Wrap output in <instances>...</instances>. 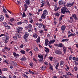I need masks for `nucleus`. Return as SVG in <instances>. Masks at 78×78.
<instances>
[{"mask_svg":"<svg viewBox=\"0 0 78 78\" xmlns=\"http://www.w3.org/2000/svg\"><path fill=\"white\" fill-rule=\"evenodd\" d=\"M48 14V11L47 10H44L42 14L41 15V18L42 19H45L46 18V16Z\"/></svg>","mask_w":78,"mask_h":78,"instance_id":"f257e3e1","label":"nucleus"},{"mask_svg":"<svg viewBox=\"0 0 78 78\" xmlns=\"http://www.w3.org/2000/svg\"><path fill=\"white\" fill-rule=\"evenodd\" d=\"M9 38V36H4L2 37L3 41L5 44H6L8 42V40Z\"/></svg>","mask_w":78,"mask_h":78,"instance_id":"f03ea898","label":"nucleus"},{"mask_svg":"<svg viewBox=\"0 0 78 78\" xmlns=\"http://www.w3.org/2000/svg\"><path fill=\"white\" fill-rule=\"evenodd\" d=\"M66 2L63 1L62 0H61L59 1L58 4L59 5H64V6H66Z\"/></svg>","mask_w":78,"mask_h":78,"instance_id":"7ed1b4c3","label":"nucleus"},{"mask_svg":"<svg viewBox=\"0 0 78 78\" xmlns=\"http://www.w3.org/2000/svg\"><path fill=\"white\" fill-rule=\"evenodd\" d=\"M67 8L66 7H63L61 9V12L63 14H65V12L67 10Z\"/></svg>","mask_w":78,"mask_h":78,"instance_id":"20e7f679","label":"nucleus"},{"mask_svg":"<svg viewBox=\"0 0 78 78\" xmlns=\"http://www.w3.org/2000/svg\"><path fill=\"white\" fill-rule=\"evenodd\" d=\"M66 27L64 25H63L61 27V30L62 31V33H64V30H65V29H66Z\"/></svg>","mask_w":78,"mask_h":78,"instance_id":"39448f33","label":"nucleus"},{"mask_svg":"<svg viewBox=\"0 0 78 78\" xmlns=\"http://www.w3.org/2000/svg\"><path fill=\"white\" fill-rule=\"evenodd\" d=\"M74 2H73L72 3H67L66 6L67 7H72L73 5Z\"/></svg>","mask_w":78,"mask_h":78,"instance_id":"423d86ee","label":"nucleus"},{"mask_svg":"<svg viewBox=\"0 0 78 78\" xmlns=\"http://www.w3.org/2000/svg\"><path fill=\"white\" fill-rule=\"evenodd\" d=\"M55 53L56 55H61L62 54V52L60 50H56L55 51Z\"/></svg>","mask_w":78,"mask_h":78,"instance_id":"0eeeda50","label":"nucleus"},{"mask_svg":"<svg viewBox=\"0 0 78 78\" xmlns=\"http://www.w3.org/2000/svg\"><path fill=\"white\" fill-rule=\"evenodd\" d=\"M20 31H17L16 33V36L17 37H18L20 38Z\"/></svg>","mask_w":78,"mask_h":78,"instance_id":"6e6552de","label":"nucleus"},{"mask_svg":"<svg viewBox=\"0 0 78 78\" xmlns=\"http://www.w3.org/2000/svg\"><path fill=\"white\" fill-rule=\"evenodd\" d=\"M36 25H37V26H38V28H41L42 27V26H43V23H36Z\"/></svg>","mask_w":78,"mask_h":78,"instance_id":"1a4fd4ad","label":"nucleus"},{"mask_svg":"<svg viewBox=\"0 0 78 78\" xmlns=\"http://www.w3.org/2000/svg\"><path fill=\"white\" fill-rule=\"evenodd\" d=\"M28 36H29V34L28 32H26L23 36L24 39H26L28 37Z\"/></svg>","mask_w":78,"mask_h":78,"instance_id":"9d476101","label":"nucleus"},{"mask_svg":"<svg viewBox=\"0 0 78 78\" xmlns=\"http://www.w3.org/2000/svg\"><path fill=\"white\" fill-rule=\"evenodd\" d=\"M56 46H57V47H63V44L61 43L57 44H56Z\"/></svg>","mask_w":78,"mask_h":78,"instance_id":"9b49d317","label":"nucleus"},{"mask_svg":"<svg viewBox=\"0 0 78 78\" xmlns=\"http://www.w3.org/2000/svg\"><path fill=\"white\" fill-rule=\"evenodd\" d=\"M5 17L3 15H1L0 16V21L1 22H2L3 20H4Z\"/></svg>","mask_w":78,"mask_h":78,"instance_id":"f8f14e48","label":"nucleus"},{"mask_svg":"<svg viewBox=\"0 0 78 78\" xmlns=\"http://www.w3.org/2000/svg\"><path fill=\"white\" fill-rule=\"evenodd\" d=\"M72 17H73L74 19L76 20H78V17H77L76 15L75 14H73L72 16Z\"/></svg>","mask_w":78,"mask_h":78,"instance_id":"ddd939ff","label":"nucleus"},{"mask_svg":"<svg viewBox=\"0 0 78 78\" xmlns=\"http://www.w3.org/2000/svg\"><path fill=\"white\" fill-rule=\"evenodd\" d=\"M49 42V41L47 39H46L45 40V44L46 46L48 45V43Z\"/></svg>","mask_w":78,"mask_h":78,"instance_id":"4468645a","label":"nucleus"},{"mask_svg":"<svg viewBox=\"0 0 78 78\" xmlns=\"http://www.w3.org/2000/svg\"><path fill=\"white\" fill-rule=\"evenodd\" d=\"M38 36V35H37V34L36 33H34L33 34V36L34 37V38H35V39L37 38V36Z\"/></svg>","mask_w":78,"mask_h":78,"instance_id":"2eb2a0df","label":"nucleus"},{"mask_svg":"<svg viewBox=\"0 0 78 78\" xmlns=\"http://www.w3.org/2000/svg\"><path fill=\"white\" fill-rule=\"evenodd\" d=\"M13 55H14V57H19L20 56L18 54H16V52H13Z\"/></svg>","mask_w":78,"mask_h":78,"instance_id":"dca6fc26","label":"nucleus"},{"mask_svg":"<svg viewBox=\"0 0 78 78\" xmlns=\"http://www.w3.org/2000/svg\"><path fill=\"white\" fill-rule=\"evenodd\" d=\"M30 0H26L25 2L26 3L27 5H30Z\"/></svg>","mask_w":78,"mask_h":78,"instance_id":"f3484780","label":"nucleus"},{"mask_svg":"<svg viewBox=\"0 0 78 78\" xmlns=\"http://www.w3.org/2000/svg\"><path fill=\"white\" fill-rule=\"evenodd\" d=\"M23 29V28L21 27H18L17 29V31H22Z\"/></svg>","mask_w":78,"mask_h":78,"instance_id":"a211bd4d","label":"nucleus"},{"mask_svg":"<svg viewBox=\"0 0 78 78\" xmlns=\"http://www.w3.org/2000/svg\"><path fill=\"white\" fill-rule=\"evenodd\" d=\"M21 61H26L27 60V58H26V57L24 56H23L22 58L21 59Z\"/></svg>","mask_w":78,"mask_h":78,"instance_id":"6ab92c4d","label":"nucleus"},{"mask_svg":"<svg viewBox=\"0 0 78 78\" xmlns=\"http://www.w3.org/2000/svg\"><path fill=\"white\" fill-rule=\"evenodd\" d=\"M55 42V40H51L49 42V44H53V43H54V42Z\"/></svg>","mask_w":78,"mask_h":78,"instance_id":"aec40b11","label":"nucleus"},{"mask_svg":"<svg viewBox=\"0 0 78 78\" xmlns=\"http://www.w3.org/2000/svg\"><path fill=\"white\" fill-rule=\"evenodd\" d=\"M46 68V67L45 66H43L41 68V70H45Z\"/></svg>","mask_w":78,"mask_h":78,"instance_id":"412c9836","label":"nucleus"},{"mask_svg":"<svg viewBox=\"0 0 78 78\" xmlns=\"http://www.w3.org/2000/svg\"><path fill=\"white\" fill-rule=\"evenodd\" d=\"M38 57L41 59H42V60H43V56L42 55H38Z\"/></svg>","mask_w":78,"mask_h":78,"instance_id":"4be33fe9","label":"nucleus"},{"mask_svg":"<svg viewBox=\"0 0 78 78\" xmlns=\"http://www.w3.org/2000/svg\"><path fill=\"white\" fill-rule=\"evenodd\" d=\"M66 73L67 74V75H70L71 76H73V74L69 72H66Z\"/></svg>","mask_w":78,"mask_h":78,"instance_id":"5701e85b","label":"nucleus"},{"mask_svg":"<svg viewBox=\"0 0 78 78\" xmlns=\"http://www.w3.org/2000/svg\"><path fill=\"white\" fill-rule=\"evenodd\" d=\"M76 36V34H73L72 33L71 34H70L68 35V37H70V36Z\"/></svg>","mask_w":78,"mask_h":78,"instance_id":"b1692460","label":"nucleus"},{"mask_svg":"<svg viewBox=\"0 0 78 78\" xmlns=\"http://www.w3.org/2000/svg\"><path fill=\"white\" fill-rule=\"evenodd\" d=\"M24 6H25V9H24V11H26L27 10V9L28 8V6H27V5L26 4H24Z\"/></svg>","mask_w":78,"mask_h":78,"instance_id":"393cba45","label":"nucleus"},{"mask_svg":"<svg viewBox=\"0 0 78 78\" xmlns=\"http://www.w3.org/2000/svg\"><path fill=\"white\" fill-rule=\"evenodd\" d=\"M63 50L64 51V53H66V51L67 50V48L66 47H64L63 48Z\"/></svg>","mask_w":78,"mask_h":78,"instance_id":"a878e982","label":"nucleus"},{"mask_svg":"<svg viewBox=\"0 0 78 78\" xmlns=\"http://www.w3.org/2000/svg\"><path fill=\"white\" fill-rule=\"evenodd\" d=\"M44 48L45 49V51L46 52V53H48V52H49V49L45 47Z\"/></svg>","mask_w":78,"mask_h":78,"instance_id":"bb28decb","label":"nucleus"},{"mask_svg":"<svg viewBox=\"0 0 78 78\" xmlns=\"http://www.w3.org/2000/svg\"><path fill=\"white\" fill-rule=\"evenodd\" d=\"M20 51L22 54H24L26 53V52H25V51L24 50H21Z\"/></svg>","mask_w":78,"mask_h":78,"instance_id":"cd10ccee","label":"nucleus"},{"mask_svg":"<svg viewBox=\"0 0 78 78\" xmlns=\"http://www.w3.org/2000/svg\"><path fill=\"white\" fill-rule=\"evenodd\" d=\"M34 48L36 51H39V50L38 49V48H37V47L35 46L34 47Z\"/></svg>","mask_w":78,"mask_h":78,"instance_id":"c85d7f7f","label":"nucleus"},{"mask_svg":"<svg viewBox=\"0 0 78 78\" xmlns=\"http://www.w3.org/2000/svg\"><path fill=\"white\" fill-rule=\"evenodd\" d=\"M69 41V39H63L62 40V42H67V41Z\"/></svg>","mask_w":78,"mask_h":78,"instance_id":"c756f323","label":"nucleus"},{"mask_svg":"<svg viewBox=\"0 0 78 78\" xmlns=\"http://www.w3.org/2000/svg\"><path fill=\"white\" fill-rule=\"evenodd\" d=\"M41 3H42V4H43V5H45L46 2H45V1H41Z\"/></svg>","mask_w":78,"mask_h":78,"instance_id":"7c9ffc66","label":"nucleus"},{"mask_svg":"<svg viewBox=\"0 0 78 78\" xmlns=\"http://www.w3.org/2000/svg\"><path fill=\"white\" fill-rule=\"evenodd\" d=\"M32 32V30L30 28H29L28 29V32L29 33H31Z\"/></svg>","mask_w":78,"mask_h":78,"instance_id":"2f4dec72","label":"nucleus"},{"mask_svg":"<svg viewBox=\"0 0 78 78\" xmlns=\"http://www.w3.org/2000/svg\"><path fill=\"white\" fill-rule=\"evenodd\" d=\"M36 42H40V37H38V38L37 40H36Z\"/></svg>","mask_w":78,"mask_h":78,"instance_id":"473e14b6","label":"nucleus"},{"mask_svg":"<svg viewBox=\"0 0 78 78\" xmlns=\"http://www.w3.org/2000/svg\"><path fill=\"white\" fill-rule=\"evenodd\" d=\"M8 35H9V34L7 32H5L4 34H3V36H8Z\"/></svg>","mask_w":78,"mask_h":78,"instance_id":"72a5a7b5","label":"nucleus"},{"mask_svg":"<svg viewBox=\"0 0 78 78\" xmlns=\"http://www.w3.org/2000/svg\"><path fill=\"white\" fill-rule=\"evenodd\" d=\"M46 2L47 4V5H48V6H50V3H49V1H48V0L46 1Z\"/></svg>","mask_w":78,"mask_h":78,"instance_id":"f704fd0d","label":"nucleus"},{"mask_svg":"<svg viewBox=\"0 0 78 78\" xmlns=\"http://www.w3.org/2000/svg\"><path fill=\"white\" fill-rule=\"evenodd\" d=\"M59 7H58L57 8V7L55 8L54 11H58V9H59Z\"/></svg>","mask_w":78,"mask_h":78,"instance_id":"c9c22d12","label":"nucleus"},{"mask_svg":"<svg viewBox=\"0 0 78 78\" xmlns=\"http://www.w3.org/2000/svg\"><path fill=\"white\" fill-rule=\"evenodd\" d=\"M4 49L6 50V51H9L10 50V48H9L7 47L4 48Z\"/></svg>","mask_w":78,"mask_h":78,"instance_id":"e433bc0d","label":"nucleus"},{"mask_svg":"<svg viewBox=\"0 0 78 78\" xmlns=\"http://www.w3.org/2000/svg\"><path fill=\"white\" fill-rule=\"evenodd\" d=\"M65 12L66 13L68 12V13H69V14H70V11L67 9L66 11H65Z\"/></svg>","mask_w":78,"mask_h":78,"instance_id":"4c0bfd02","label":"nucleus"},{"mask_svg":"<svg viewBox=\"0 0 78 78\" xmlns=\"http://www.w3.org/2000/svg\"><path fill=\"white\" fill-rule=\"evenodd\" d=\"M59 63H58L55 66V69H56L57 70H58V67L59 66Z\"/></svg>","mask_w":78,"mask_h":78,"instance_id":"58836bf2","label":"nucleus"},{"mask_svg":"<svg viewBox=\"0 0 78 78\" xmlns=\"http://www.w3.org/2000/svg\"><path fill=\"white\" fill-rule=\"evenodd\" d=\"M26 17V14L25 13L23 12L22 15V17Z\"/></svg>","mask_w":78,"mask_h":78,"instance_id":"ea45409f","label":"nucleus"},{"mask_svg":"<svg viewBox=\"0 0 78 78\" xmlns=\"http://www.w3.org/2000/svg\"><path fill=\"white\" fill-rule=\"evenodd\" d=\"M5 27H6V28L7 30H9L10 29V26H9L7 25Z\"/></svg>","mask_w":78,"mask_h":78,"instance_id":"a19ab883","label":"nucleus"},{"mask_svg":"<svg viewBox=\"0 0 78 78\" xmlns=\"http://www.w3.org/2000/svg\"><path fill=\"white\" fill-rule=\"evenodd\" d=\"M49 69H50V70H53L52 66H51V65H50Z\"/></svg>","mask_w":78,"mask_h":78,"instance_id":"79ce46f5","label":"nucleus"},{"mask_svg":"<svg viewBox=\"0 0 78 78\" xmlns=\"http://www.w3.org/2000/svg\"><path fill=\"white\" fill-rule=\"evenodd\" d=\"M3 25H4V26L5 27L7 26V25H8V24H7V23H6V22H4Z\"/></svg>","mask_w":78,"mask_h":78,"instance_id":"37998d69","label":"nucleus"},{"mask_svg":"<svg viewBox=\"0 0 78 78\" xmlns=\"http://www.w3.org/2000/svg\"><path fill=\"white\" fill-rule=\"evenodd\" d=\"M7 70H8V69L6 68H3L2 69V70L3 71H7Z\"/></svg>","mask_w":78,"mask_h":78,"instance_id":"c03bdc74","label":"nucleus"},{"mask_svg":"<svg viewBox=\"0 0 78 78\" xmlns=\"http://www.w3.org/2000/svg\"><path fill=\"white\" fill-rule=\"evenodd\" d=\"M64 62L62 61H61L60 62V64L61 65V66H62V65H64Z\"/></svg>","mask_w":78,"mask_h":78,"instance_id":"a18cd8bd","label":"nucleus"},{"mask_svg":"<svg viewBox=\"0 0 78 78\" xmlns=\"http://www.w3.org/2000/svg\"><path fill=\"white\" fill-rule=\"evenodd\" d=\"M28 26H29V28H31L32 27V26L31 24H29V25H28Z\"/></svg>","mask_w":78,"mask_h":78,"instance_id":"49530a36","label":"nucleus"},{"mask_svg":"<svg viewBox=\"0 0 78 78\" xmlns=\"http://www.w3.org/2000/svg\"><path fill=\"white\" fill-rule=\"evenodd\" d=\"M23 76H24V77H25V78H28V76L25 75V74H23Z\"/></svg>","mask_w":78,"mask_h":78,"instance_id":"de8ad7c7","label":"nucleus"},{"mask_svg":"<svg viewBox=\"0 0 78 78\" xmlns=\"http://www.w3.org/2000/svg\"><path fill=\"white\" fill-rule=\"evenodd\" d=\"M54 14L56 16H59V14L58 13H55Z\"/></svg>","mask_w":78,"mask_h":78,"instance_id":"09e8293b","label":"nucleus"},{"mask_svg":"<svg viewBox=\"0 0 78 78\" xmlns=\"http://www.w3.org/2000/svg\"><path fill=\"white\" fill-rule=\"evenodd\" d=\"M24 23H26V24H27L28 23V21L27 20H24Z\"/></svg>","mask_w":78,"mask_h":78,"instance_id":"8fccbe9b","label":"nucleus"},{"mask_svg":"<svg viewBox=\"0 0 78 78\" xmlns=\"http://www.w3.org/2000/svg\"><path fill=\"white\" fill-rule=\"evenodd\" d=\"M17 25H21L22 24V22H18L17 23Z\"/></svg>","mask_w":78,"mask_h":78,"instance_id":"3c124183","label":"nucleus"},{"mask_svg":"<svg viewBox=\"0 0 78 78\" xmlns=\"http://www.w3.org/2000/svg\"><path fill=\"white\" fill-rule=\"evenodd\" d=\"M3 62H5L6 64H9V63H8V62L7 61H6V60H3Z\"/></svg>","mask_w":78,"mask_h":78,"instance_id":"603ef678","label":"nucleus"},{"mask_svg":"<svg viewBox=\"0 0 78 78\" xmlns=\"http://www.w3.org/2000/svg\"><path fill=\"white\" fill-rule=\"evenodd\" d=\"M9 25H11L13 27V26H14V24H12L9 22Z\"/></svg>","mask_w":78,"mask_h":78,"instance_id":"864d4df0","label":"nucleus"},{"mask_svg":"<svg viewBox=\"0 0 78 78\" xmlns=\"http://www.w3.org/2000/svg\"><path fill=\"white\" fill-rule=\"evenodd\" d=\"M68 22L70 23H72V21L70 20H68Z\"/></svg>","mask_w":78,"mask_h":78,"instance_id":"5fc2aeb1","label":"nucleus"},{"mask_svg":"<svg viewBox=\"0 0 78 78\" xmlns=\"http://www.w3.org/2000/svg\"><path fill=\"white\" fill-rule=\"evenodd\" d=\"M14 19L13 18L11 19L10 20V21L11 22H13V21H14Z\"/></svg>","mask_w":78,"mask_h":78,"instance_id":"6e6d98bb","label":"nucleus"},{"mask_svg":"<svg viewBox=\"0 0 78 78\" xmlns=\"http://www.w3.org/2000/svg\"><path fill=\"white\" fill-rule=\"evenodd\" d=\"M44 64L45 66H48V63L47 62H44Z\"/></svg>","mask_w":78,"mask_h":78,"instance_id":"4d7b16f0","label":"nucleus"},{"mask_svg":"<svg viewBox=\"0 0 78 78\" xmlns=\"http://www.w3.org/2000/svg\"><path fill=\"white\" fill-rule=\"evenodd\" d=\"M64 77H65V78H68V76H67V74L66 75H63Z\"/></svg>","mask_w":78,"mask_h":78,"instance_id":"13d9d810","label":"nucleus"},{"mask_svg":"<svg viewBox=\"0 0 78 78\" xmlns=\"http://www.w3.org/2000/svg\"><path fill=\"white\" fill-rule=\"evenodd\" d=\"M72 56L71 55L69 56V59L70 60L71 59H72Z\"/></svg>","mask_w":78,"mask_h":78,"instance_id":"bf43d9fd","label":"nucleus"},{"mask_svg":"<svg viewBox=\"0 0 78 78\" xmlns=\"http://www.w3.org/2000/svg\"><path fill=\"white\" fill-rule=\"evenodd\" d=\"M7 11L8 12L10 13V14H12V12H11L9 11L8 9H7Z\"/></svg>","mask_w":78,"mask_h":78,"instance_id":"052dcab7","label":"nucleus"},{"mask_svg":"<svg viewBox=\"0 0 78 78\" xmlns=\"http://www.w3.org/2000/svg\"><path fill=\"white\" fill-rule=\"evenodd\" d=\"M7 11L8 12L10 13V14H12V12H11L9 11L8 9H7Z\"/></svg>","mask_w":78,"mask_h":78,"instance_id":"680f3d73","label":"nucleus"},{"mask_svg":"<svg viewBox=\"0 0 78 78\" xmlns=\"http://www.w3.org/2000/svg\"><path fill=\"white\" fill-rule=\"evenodd\" d=\"M53 58L51 57H50L49 58V59L50 60V61H51L52 60V59H53Z\"/></svg>","mask_w":78,"mask_h":78,"instance_id":"e2e57ef3","label":"nucleus"},{"mask_svg":"<svg viewBox=\"0 0 78 78\" xmlns=\"http://www.w3.org/2000/svg\"><path fill=\"white\" fill-rule=\"evenodd\" d=\"M33 63H30V66H31V67H33Z\"/></svg>","mask_w":78,"mask_h":78,"instance_id":"0e129e2a","label":"nucleus"},{"mask_svg":"<svg viewBox=\"0 0 78 78\" xmlns=\"http://www.w3.org/2000/svg\"><path fill=\"white\" fill-rule=\"evenodd\" d=\"M54 6L55 8H57V7H58V5H57V4L55 3V4Z\"/></svg>","mask_w":78,"mask_h":78,"instance_id":"69168bd1","label":"nucleus"},{"mask_svg":"<svg viewBox=\"0 0 78 78\" xmlns=\"http://www.w3.org/2000/svg\"><path fill=\"white\" fill-rule=\"evenodd\" d=\"M73 18L72 17V16L70 17V20H71V21H73Z\"/></svg>","mask_w":78,"mask_h":78,"instance_id":"338daca9","label":"nucleus"},{"mask_svg":"<svg viewBox=\"0 0 78 78\" xmlns=\"http://www.w3.org/2000/svg\"><path fill=\"white\" fill-rule=\"evenodd\" d=\"M48 46H49V48H51L52 47V45L51 44L48 45Z\"/></svg>","mask_w":78,"mask_h":78,"instance_id":"774afa93","label":"nucleus"}]
</instances>
